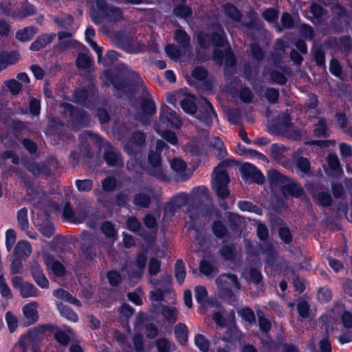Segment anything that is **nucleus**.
Wrapping results in <instances>:
<instances>
[{
    "mask_svg": "<svg viewBox=\"0 0 352 352\" xmlns=\"http://www.w3.org/2000/svg\"><path fill=\"white\" fill-rule=\"evenodd\" d=\"M52 259V263L51 265H50L48 262H46L47 265L48 267L50 268L53 274L56 277H63L66 274V269L64 265L59 261L58 260H54L53 258Z\"/></svg>",
    "mask_w": 352,
    "mask_h": 352,
    "instance_id": "79ce46f5",
    "label": "nucleus"
},
{
    "mask_svg": "<svg viewBox=\"0 0 352 352\" xmlns=\"http://www.w3.org/2000/svg\"><path fill=\"white\" fill-rule=\"evenodd\" d=\"M212 232L219 239H223L228 236V229L221 220L212 222Z\"/></svg>",
    "mask_w": 352,
    "mask_h": 352,
    "instance_id": "7c9ffc66",
    "label": "nucleus"
},
{
    "mask_svg": "<svg viewBox=\"0 0 352 352\" xmlns=\"http://www.w3.org/2000/svg\"><path fill=\"white\" fill-rule=\"evenodd\" d=\"M240 172L243 178L251 179L257 184H263L265 182V176L262 172L251 163H243L240 167Z\"/></svg>",
    "mask_w": 352,
    "mask_h": 352,
    "instance_id": "4468645a",
    "label": "nucleus"
},
{
    "mask_svg": "<svg viewBox=\"0 0 352 352\" xmlns=\"http://www.w3.org/2000/svg\"><path fill=\"white\" fill-rule=\"evenodd\" d=\"M107 278L109 285L112 287L118 286L122 280L120 273L117 270L109 271L107 274Z\"/></svg>",
    "mask_w": 352,
    "mask_h": 352,
    "instance_id": "13d9d810",
    "label": "nucleus"
},
{
    "mask_svg": "<svg viewBox=\"0 0 352 352\" xmlns=\"http://www.w3.org/2000/svg\"><path fill=\"white\" fill-rule=\"evenodd\" d=\"M20 295L23 298L37 297L39 295V291L34 285L25 282L23 287H21L20 290Z\"/></svg>",
    "mask_w": 352,
    "mask_h": 352,
    "instance_id": "4c0bfd02",
    "label": "nucleus"
},
{
    "mask_svg": "<svg viewBox=\"0 0 352 352\" xmlns=\"http://www.w3.org/2000/svg\"><path fill=\"white\" fill-rule=\"evenodd\" d=\"M188 328L184 323L179 322L174 328V333L178 343L182 346H186L188 342Z\"/></svg>",
    "mask_w": 352,
    "mask_h": 352,
    "instance_id": "4be33fe9",
    "label": "nucleus"
},
{
    "mask_svg": "<svg viewBox=\"0 0 352 352\" xmlns=\"http://www.w3.org/2000/svg\"><path fill=\"white\" fill-rule=\"evenodd\" d=\"M268 182L271 186H278L285 184L290 181L289 177L280 173L276 169H270L267 173Z\"/></svg>",
    "mask_w": 352,
    "mask_h": 352,
    "instance_id": "a878e982",
    "label": "nucleus"
},
{
    "mask_svg": "<svg viewBox=\"0 0 352 352\" xmlns=\"http://www.w3.org/2000/svg\"><path fill=\"white\" fill-rule=\"evenodd\" d=\"M251 55L253 59L260 62L264 59L265 52L261 47L257 43L250 45Z\"/></svg>",
    "mask_w": 352,
    "mask_h": 352,
    "instance_id": "774afa93",
    "label": "nucleus"
},
{
    "mask_svg": "<svg viewBox=\"0 0 352 352\" xmlns=\"http://www.w3.org/2000/svg\"><path fill=\"white\" fill-rule=\"evenodd\" d=\"M175 41L184 49L189 47L190 44V37L188 33L179 26L174 32Z\"/></svg>",
    "mask_w": 352,
    "mask_h": 352,
    "instance_id": "c756f323",
    "label": "nucleus"
},
{
    "mask_svg": "<svg viewBox=\"0 0 352 352\" xmlns=\"http://www.w3.org/2000/svg\"><path fill=\"white\" fill-rule=\"evenodd\" d=\"M145 147L146 134L142 131H135L129 138L124 150L131 157H136Z\"/></svg>",
    "mask_w": 352,
    "mask_h": 352,
    "instance_id": "1a4fd4ad",
    "label": "nucleus"
},
{
    "mask_svg": "<svg viewBox=\"0 0 352 352\" xmlns=\"http://www.w3.org/2000/svg\"><path fill=\"white\" fill-rule=\"evenodd\" d=\"M64 109L72 122L76 124H82L88 117V113L85 110L69 103L65 104Z\"/></svg>",
    "mask_w": 352,
    "mask_h": 352,
    "instance_id": "dca6fc26",
    "label": "nucleus"
},
{
    "mask_svg": "<svg viewBox=\"0 0 352 352\" xmlns=\"http://www.w3.org/2000/svg\"><path fill=\"white\" fill-rule=\"evenodd\" d=\"M55 33L41 34L36 40L30 44V50L33 52H38L51 43L56 38Z\"/></svg>",
    "mask_w": 352,
    "mask_h": 352,
    "instance_id": "6ab92c4d",
    "label": "nucleus"
},
{
    "mask_svg": "<svg viewBox=\"0 0 352 352\" xmlns=\"http://www.w3.org/2000/svg\"><path fill=\"white\" fill-rule=\"evenodd\" d=\"M194 116L207 127L211 126L213 118L217 119V114L212 104L206 98H203L202 101L198 104L197 110Z\"/></svg>",
    "mask_w": 352,
    "mask_h": 352,
    "instance_id": "0eeeda50",
    "label": "nucleus"
},
{
    "mask_svg": "<svg viewBox=\"0 0 352 352\" xmlns=\"http://www.w3.org/2000/svg\"><path fill=\"white\" fill-rule=\"evenodd\" d=\"M327 163L330 170L329 176L338 178L343 175V170L336 155L329 154L327 157Z\"/></svg>",
    "mask_w": 352,
    "mask_h": 352,
    "instance_id": "412c9836",
    "label": "nucleus"
},
{
    "mask_svg": "<svg viewBox=\"0 0 352 352\" xmlns=\"http://www.w3.org/2000/svg\"><path fill=\"white\" fill-rule=\"evenodd\" d=\"M239 316L250 324L256 322V316L254 311L249 307H244L238 311Z\"/></svg>",
    "mask_w": 352,
    "mask_h": 352,
    "instance_id": "c03bdc74",
    "label": "nucleus"
},
{
    "mask_svg": "<svg viewBox=\"0 0 352 352\" xmlns=\"http://www.w3.org/2000/svg\"><path fill=\"white\" fill-rule=\"evenodd\" d=\"M318 205L322 207L327 208L331 206L333 199L331 194L328 191H321L318 194L313 195Z\"/></svg>",
    "mask_w": 352,
    "mask_h": 352,
    "instance_id": "58836bf2",
    "label": "nucleus"
},
{
    "mask_svg": "<svg viewBox=\"0 0 352 352\" xmlns=\"http://www.w3.org/2000/svg\"><path fill=\"white\" fill-rule=\"evenodd\" d=\"M133 203L140 208H148L151 204V198L144 192H138L133 196Z\"/></svg>",
    "mask_w": 352,
    "mask_h": 352,
    "instance_id": "72a5a7b5",
    "label": "nucleus"
},
{
    "mask_svg": "<svg viewBox=\"0 0 352 352\" xmlns=\"http://www.w3.org/2000/svg\"><path fill=\"white\" fill-rule=\"evenodd\" d=\"M102 188L105 192H112L117 187V180L113 176H108L102 181Z\"/></svg>",
    "mask_w": 352,
    "mask_h": 352,
    "instance_id": "bf43d9fd",
    "label": "nucleus"
},
{
    "mask_svg": "<svg viewBox=\"0 0 352 352\" xmlns=\"http://www.w3.org/2000/svg\"><path fill=\"white\" fill-rule=\"evenodd\" d=\"M186 276L185 263L182 259H177L175 264V277L179 285L184 283Z\"/></svg>",
    "mask_w": 352,
    "mask_h": 352,
    "instance_id": "f704fd0d",
    "label": "nucleus"
},
{
    "mask_svg": "<svg viewBox=\"0 0 352 352\" xmlns=\"http://www.w3.org/2000/svg\"><path fill=\"white\" fill-rule=\"evenodd\" d=\"M279 91L274 87H267L265 91V97L269 103L274 104L278 102Z\"/></svg>",
    "mask_w": 352,
    "mask_h": 352,
    "instance_id": "4d7b16f0",
    "label": "nucleus"
},
{
    "mask_svg": "<svg viewBox=\"0 0 352 352\" xmlns=\"http://www.w3.org/2000/svg\"><path fill=\"white\" fill-rule=\"evenodd\" d=\"M16 219L18 224L23 231H25L29 228L28 209L25 207L17 211Z\"/></svg>",
    "mask_w": 352,
    "mask_h": 352,
    "instance_id": "a19ab883",
    "label": "nucleus"
},
{
    "mask_svg": "<svg viewBox=\"0 0 352 352\" xmlns=\"http://www.w3.org/2000/svg\"><path fill=\"white\" fill-rule=\"evenodd\" d=\"M54 296L58 298L65 300L77 307L81 306V302L73 296L68 291L59 288L54 292Z\"/></svg>",
    "mask_w": 352,
    "mask_h": 352,
    "instance_id": "c85d7f7f",
    "label": "nucleus"
},
{
    "mask_svg": "<svg viewBox=\"0 0 352 352\" xmlns=\"http://www.w3.org/2000/svg\"><path fill=\"white\" fill-rule=\"evenodd\" d=\"M104 75L105 78L118 92L130 96L137 92V88L142 80L140 75L135 72H131L122 76L107 71Z\"/></svg>",
    "mask_w": 352,
    "mask_h": 352,
    "instance_id": "7ed1b4c3",
    "label": "nucleus"
},
{
    "mask_svg": "<svg viewBox=\"0 0 352 352\" xmlns=\"http://www.w3.org/2000/svg\"><path fill=\"white\" fill-rule=\"evenodd\" d=\"M180 2L179 5L174 6L173 10V14L179 19H190L192 16V10L191 7L187 6V0H177Z\"/></svg>",
    "mask_w": 352,
    "mask_h": 352,
    "instance_id": "b1692460",
    "label": "nucleus"
},
{
    "mask_svg": "<svg viewBox=\"0 0 352 352\" xmlns=\"http://www.w3.org/2000/svg\"><path fill=\"white\" fill-rule=\"evenodd\" d=\"M144 223L146 228L153 230V231L148 232L143 230L142 232L140 233V236L148 242H154L158 229L156 218L151 214H146L144 218Z\"/></svg>",
    "mask_w": 352,
    "mask_h": 352,
    "instance_id": "2eb2a0df",
    "label": "nucleus"
},
{
    "mask_svg": "<svg viewBox=\"0 0 352 352\" xmlns=\"http://www.w3.org/2000/svg\"><path fill=\"white\" fill-rule=\"evenodd\" d=\"M6 86L9 89L12 95L16 96L20 93L23 85L15 79H10L5 82Z\"/></svg>",
    "mask_w": 352,
    "mask_h": 352,
    "instance_id": "338daca9",
    "label": "nucleus"
},
{
    "mask_svg": "<svg viewBox=\"0 0 352 352\" xmlns=\"http://www.w3.org/2000/svg\"><path fill=\"white\" fill-rule=\"evenodd\" d=\"M140 107L145 116H151L156 113V105L152 98H143L140 102Z\"/></svg>",
    "mask_w": 352,
    "mask_h": 352,
    "instance_id": "c9c22d12",
    "label": "nucleus"
},
{
    "mask_svg": "<svg viewBox=\"0 0 352 352\" xmlns=\"http://www.w3.org/2000/svg\"><path fill=\"white\" fill-rule=\"evenodd\" d=\"M318 346L320 349L319 351H317L314 342H310L309 346L311 352H332L331 344L329 340L327 331L325 337L319 341Z\"/></svg>",
    "mask_w": 352,
    "mask_h": 352,
    "instance_id": "473e14b6",
    "label": "nucleus"
},
{
    "mask_svg": "<svg viewBox=\"0 0 352 352\" xmlns=\"http://www.w3.org/2000/svg\"><path fill=\"white\" fill-rule=\"evenodd\" d=\"M103 159L109 167L123 166L121 153L109 142L104 146Z\"/></svg>",
    "mask_w": 352,
    "mask_h": 352,
    "instance_id": "ddd939ff",
    "label": "nucleus"
},
{
    "mask_svg": "<svg viewBox=\"0 0 352 352\" xmlns=\"http://www.w3.org/2000/svg\"><path fill=\"white\" fill-rule=\"evenodd\" d=\"M97 243L87 232L82 233L80 241V255L86 261H91L98 256Z\"/></svg>",
    "mask_w": 352,
    "mask_h": 352,
    "instance_id": "6e6552de",
    "label": "nucleus"
},
{
    "mask_svg": "<svg viewBox=\"0 0 352 352\" xmlns=\"http://www.w3.org/2000/svg\"><path fill=\"white\" fill-rule=\"evenodd\" d=\"M213 28L219 30V32L213 31L210 34L204 31H199L196 35L197 44L204 50H208L211 45L213 46L212 53L213 60L219 65H222L224 60L225 65L228 67H234L236 60L235 56L230 47L225 50L219 48L226 46L228 42L226 34L219 22L212 24Z\"/></svg>",
    "mask_w": 352,
    "mask_h": 352,
    "instance_id": "f257e3e1",
    "label": "nucleus"
},
{
    "mask_svg": "<svg viewBox=\"0 0 352 352\" xmlns=\"http://www.w3.org/2000/svg\"><path fill=\"white\" fill-rule=\"evenodd\" d=\"M212 144L213 148L218 151L217 156L219 160H221L227 155V150L220 138L214 137Z\"/></svg>",
    "mask_w": 352,
    "mask_h": 352,
    "instance_id": "a18cd8bd",
    "label": "nucleus"
},
{
    "mask_svg": "<svg viewBox=\"0 0 352 352\" xmlns=\"http://www.w3.org/2000/svg\"><path fill=\"white\" fill-rule=\"evenodd\" d=\"M219 253L226 261L233 262L236 258V248L234 243L223 244L221 246Z\"/></svg>",
    "mask_w": 352,
    "mask_h": 352,
    "instance_id": "393cba45",
    "label": "nucleus"
},
{
    "mask_svg": "<svg viewBox=\"0 0 352 352\" xmlns=\"http://www.w3.org/2000/svg\"><path fill=\"white\" fill-rule=\"evenodd\" d=\"M281 189L285 197L289 195L295 198H300L305 195V191L302 185L294 180L285 183L283 185Z\"/></svg>",
    "mask_w": 352,
    "mask_h": 352,
    "instance_id": "f3484780",
    "label": "nucleus"
},
{
    "mask_svg": "<svg viewBox=\"0 0 352 352\" xmlns=\"http://www.w3.org/2000/svg\"><path fill=\"white\" fill-rule=\"evenodd\" d=\"M100 230L108 239L115 238L117 235L114 225L109 221H106L102 223Z\"/></svg>",
    "mask_w": 352,
    "mask_h": 352,
    "instance_id": "09e8293b",
    "label": "nucleus"
},
{
    "mask_svg": "<svg viewBox=\"0 0 352 352\" xmlns=\"http://www.w3.org/2000/svg\"><path fill=\"white\" fill-rule=\"evenodd\" d=\"M225 166H228L227 160L221 162L214 169L213 173L214 176L212 180L211 188L218 198L220 206L223 209L227 210L228 207L225 201L230 195V190L228 187L230 179L227 170L222 168V167Z\"/></svg>",
    "mask_w": 352,
    "mask_h": 352,
    "instance_id": "f03ea898",
    "label": "nucleus"
},
{
    "mask_svg": "<svg viewBox=\"0 0 352 352\" xmlns=\"http://www.w3.org/2000/svg\"><path fill=\"white\" fill-rule=\"evenodd\" d=\"M96 9L91 13L92 22L96 25L101 24L107 21L116 23L124 18L122 9L113 4H109L106 0H96Z\"/></svg>",
    "mask_w": 352,
    "mask_h": 352,
    "instance_id": "20e7f679",
    "label": "nucleus"
},
{
    "mask_svg": "<svg viewBox=\"0 0 352 352\" xmlns=\"http://www.w3.org/2000/svg\"><path fill=\"white\" fill-rule=\"evenodd\" d=\"M314 58L318 67H325V52L321 46L315 49L314 52Z\"/></svg>",
    "mask_w": 352,
    "mask_h": 352,
    "instance_id": "6e6d98bb",
    "label": "nucleus"
},
{
    "mask_svg": "<svg viewBox=\"0 0 352 352\" xmlns=\"http://www.w3.org/2000/svg\"><path fill=\"white\" fill-rule=\"evenodd\" d=\"M223 11L225 14L233 21H241L242 14L235 5L231 3H226L223 6Z\"/></svg>",
    "mask_w": 352,
    "mask_h": 352,
    "instance_id": "cd10ccee",
    "label": "nucleus"
},
{
    "mask_svg": "<svg viewBox=\"0 0 352 352\" xmlns=\"http://www.w3.org/2000/svg\"><path fill=\"white\" fill-rule=\"evenodd\" d=\"M219 287V296L223 301L229 304L234 300V294L232 287L240 289V283L237 276L234 274H223L217 279Z\"/></svg>",
    "mask_w": 352,
    "mask_h": 352,
    "instance_id": "423d86ee",
    "label": "nucleus"
},
{
    "mask_svg": "<svg viewBox=\"0 0 352 352\" xmlns=\"http://www.w3.org/2000/svg\"><path fill=\"white\" fill-rule=\"evenodd\" d=\"M35 34V27L28 26L17 30L15 36L16 38L20 42H26L30 41Z\"/></svg>",
    "mask_w": 352,
    "mask_h": 352,
    "instance_id": "2f4dec72",
    "label": "nucleus"
},
{
    "mask_svg": "<svg viewBox=\"0 0 352 352\" xmlns=\"http://www.w3.org/2000/svg\"><path fill=\"white\" fill-rule=\"evenodd\" d=\"M126 228L129 230H130L132 232L138 234L140 235V233L142 232L143 230L142 229V224L138 220V219L135 216L129 217V219L126 220Z\"/></svg>",
    "mask_w": 352,
    "mask_h": 352,
    "instance_id": "49530a36",
    "label": "nucleus"
},
{
    "mask_svg": "<svg viewBox=\"0 0 352 352\" xmlns=\"http://www.w3.org/2000/svg\"><path fill=\"white\" fill-rule=\"evenodd\" d=\"M292 126L291 115L287 112H282L271 124L270 131L276 135L285 136Z\"/></svg>",
    "mask_w": 352,
    "mask_h": 352,
    "instance_id": "9d476101",
    "label": "nucleus"
},
{
    "mask_svg": "<svg viewBox=\"0 0 352 352\" xmlns=\"http://www.w3.org/2000/svg\"><path fill=\"white\" fill-rule=\"evenodd\" d=\"M160 120L167 127L173 129H179L182 124L180 117L177 113L165 104L160 107Z\"/></svg>",
    "mask_w": 352,
    "mask_h": 352,
    "instance_id": "9b49d317",
    "label": "nucleus"
},
{
    "mask_svg": "<svg viewBox=\"0 0 352 352\" xmlns=\"http://www.w3.org/2000/svg\"><path fill=\"white\" fill-rule=\"evenodd\" d=\"M92 60L86 54H80L76 61V67L78 69H87L90 67Z\"/></svg>",
    "mask_w": 352,
    "mask_h": 352,
    "instance_id": "5fc2aeb1",
    "label": "nucleus"
},
{
    "mask_svg": "<svg viewBox=\"0 0 352 352\" xmlns=\"http://www.w3.org/2000/svg\"><path fill=\"white\" fill-rule=\"evenodd\" d=\"M338 45L342 52L349 54L352 52V38L349 35L340 37Z\"/></svg>",
    "mask_w": 352,
    "mask_h": 352,
    "instance_id": "de8ad7c7",
    "label": "nucleus"
},
{
    "mask_svg": "<svg viewBox=\"0 0 352 352\" xmlns=\"http://www.w3.org/2000/svg\"><path fill=\"white\" fill-rule=\"evenodd\" d=\"M270 77L272 83H276L280 85H285L287 82V77L276 69H273L270 73Z\"/></svg>",
    "mask_w": 352,
    "mask_h": 352,
    "instance_id": "052dcab7",
    "label": "nucleus"
},
{
    "mask_svg": "<svg viewBox=\"0 0 352 352\" xmlns=\"http://www.w3.org/2000/svg\"><path fill=\"white\" fill-rule=\"evenodd\" d=\"M262 17L267 22L274 23L278 19V10L274 8H269L263 12Z\"/></svg>",
    "mask_w": 352,
    "mask_h": 352,
    "instance_id": "69168bd1",
    "label": "nucleus"
},
{
    "mask_svg": "<svg viewBox=\"0 0 352 352\" xmlns=\"http://www.w3.org/2000/svg\"><path fill=\"white\" fill-rule=\"evenodd\" d=\"M36 302L26 304L23 308V313L28 320V325L34 324L38 319Z\"/></svg>",
    "mask_w": 352,
    "mask_h": 352,
    "instance_id": "bb28decb",
    "label": "nucleus"
},
{
    "mask_svg": "<svg viewBox=\"0 0 352 352\" xmlns=\"http://www.w3.org/2000/svg\"><path fill=\"white\" fill-rule=\"evenodd\" d=\"M257 315L259 329L263 333H268L272 328L271 322L264 316L261 311H258Z\"/></svg>",
    "mask_w": 352,
    "mask_h": 352,
    "instance_id": "3c124183",
    "label": "nucleus"
},
{
    "mask_svg": "<svg viewBox=\"0 0 352 352\" xmlns=\"http://www.w3.org/2000/svg\"><path fill=\"white\" fill-rule=\"evenodd\" d=\"M87 80V87L75 89L74 97L76 103L85 107H90L94 104L98 94L96 76L93 72L89 73Z\"/></svg>",
    "mask_w": 352,
    "mask_h": 352,
    "instance_id": "39448f33",
    "label": "nucleus"
},
{
    "mask_svg": "<svg viewBox=\"0 0 352 352\" xmlns=\"http://www.w3.org/2000/svg\"><path fill=\"white\" fill-rule=\"evenodd\" d=\"M58 308L60 315L67 320L74 322L78 321V314L70 307L60 303Z\"/></svg>",
    "mask_w": 352,
    "mask_h": 352,
    "instance_id": "e433bc0d",
    "label": "nucleus"
},
{
    "mask_svg": "<svg viewBox=\"0 0 352 352\" xmlns=\"http://www.w3.org/2000/svg\"><path fill=\"white\" fill-rule=\"evenodd\" d=\"M148 162L151 167L145 168L146 174L156 178H163L164 173L160 168L162 166L161 153L156 151H150L148 154Z\"/></svg>",
    "mask_w": 352,
    "mask_h": 352,
    "instance_id": "f8f14e48",
    "label": "nucleus"
},
{
    "mask_svg": "<svg viewBox=\"0 0 352 352\" xmlns=\"http://www.w3.org/2000/svg\"><path fill=\"white\" fill-rule=\"evenodd\" d=\"M55 340L62 346H66L70 342L69 336L64 331L57 329L54 333Z\"/></svg>",
    "mask_w": 352,
    "mask_h": 352,
    "instance_id": "0e129e2a",
    "label": "nucleus"
},
{
    "mask_svg": "<svg viewBox=\"0 0 352 352\" xmlns=\"http://www.w3.org/2000/svg\"><path fill=\"white\" fill-rule=\"evenodd\" d=\"M118 53L117 52L109 50L106 53L104 57L102 58V62L99 64H102L104 67H110L118 60Z\"/></svg>",
    "mask_w": 352,
    "mask_h": 352,
    "instance_id": "864d4df0",
    "label": "nucleus"
},
{
    "mask_svg": "<svg viewBox=\"0 0 352 352\" xmlns=\"http://www.w3.org/2000/svg\"><path fill=\"white\" fill-rule=\"evenodd\" d=\"M313 133L314 136L318 138H326L330 136L331 131L327 126L325 118H318V122L314 124Z\"/></svg>",
    "mask_w": 352,
    "mask_h": 352,
    "instance_id": "5701e85b",
    "label": "nucleus"
},
{
    "mask_svg": "<svg viewBox=\"0 0 352 352\" xmlns=\"http://www.w3.org/2000/svg\"><path fill=\"white\" fill-rule=\"evenodd\" d=\"M228 223L230 229L234 231H238L241 226V218L239 214L230 213L228 217Z\"/></svg>",
    "mask_w": 352,
    "mask_h": 352,
    "instance_id": "e2e57ef3",
    "label": "nucleus"
},
{
    "mask_svg": "<svg viewBox=\"0 0 352 352\" xmlns=\"http://www.w3.org/2000/svg\"><path fill=\"white\" fill-rule=\"evenodd\" d=\"M180 107L186 113L194 116L197 110L198 104H196L192 99L184 98L180 102Z\"/></svg>",
    "mask_w": 352,
    "mask_h": 352,
    "instance_id": "ea45409f",
    "label": "nucleus"
},
{
    "mask_svg": "<svg viewBox=\"0 0 352 352\" xmlns=\"http://www.w3.org/2000/svg\"><path fill=\"white\" fill-rule=\"evenodd\" d=\"M19 58L20 54L18 51H1L0 72L6 69L8 65H15L19 60Z\"/></svg>",
    "mask_w": 352,
    "mask_h": 352,
    "instance_id": "a211bd4d",
    "label": "nucleus"
},
{
    "mask_svg": "<svg viewBox=\"0 0 352 352\" xmlns=\"http://www.w3.org/2000/svg\"><path fill=\"white\" fill-rule=\"evenodd\" d=\"M162 314L169 323H175L177 318L175 314V308L168 305H163L162 307Z\"/></svg>",
    "mask_w": 352,
    "mask_h": 352,
    "instance_id": "8fccbe9b",
    "label": "nucleus"
},
{
    "mask_svg": "<svg viewBox=\"0 0 352 352\" xmlns=\"http://www.w3.org/2000/svg\"><path fill=\"white\" fill-rule=\"evenodd\" d=\"M32 277L38 287L42 289H48L49 280L43 273L41 267L37 264L32 266L30 269Z\"/></svg>",
    "mask_w": 352,
    "mask_h": 352,
    "instance_id": "aec40b11",
    "label": "nucleus"
},
{
    "mask_svg": "<svg viewBox=\"0 0 352 352\" xmlns=\"http://www.w3.org/2000/svg\"><path fill=\"white\" fill-rule=\"evenodd\" d=\"M278 234L279 238L285 244L289 245L292 242L293 236L289 228L286 226H280L278 228Z\"/></svg>",
    "mask_w": 352,
    "mask_h": 352,
    "instance_id": "603ef678",
    "label": "nucleus"
},
{
    "mask_svg": "<svg viewBox=\"0 0 352 352\" xmlns=\"http://www.w3.org/2000/svg\"><path fill=\"white\" fill-rule=\"evenodd\" d=\"M194 342L201 352H208L210 341L204 335L201 333L195 334Z\"/></svg>",
    "mask_w": 352,
    "mask_h": 352,
    "instance_id": "37998d69",
    "label": "nucleus"
},
{
    "mask_svg": "<svg viewBox=\"0 0 352 352\" xmlns=\"http://www.w3.org/2000/svg\"><path fill=\"white\" fill-rule=\"evenodd\" d=\"M5 318L10 332L14 333L18 327L19 320L17 317L12 312L8 311L6 313Z\"/></svg>",
    "mask_w": 352,
    "mask_h": 352,
    "instance_id": "680f3d73",
    "label": "nucleus"
}]
</instances>
